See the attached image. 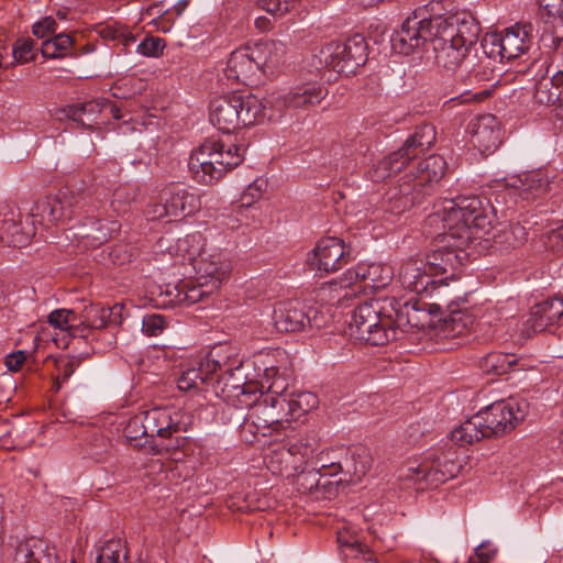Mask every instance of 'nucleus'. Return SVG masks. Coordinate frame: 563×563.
<instances>
[{"label": "nucleus", "instance_id": "nucleus-1", "mask_svg": "<svg viewBox=\"0 0 563 563\" xmlns=\"http://www.w3.org/2000/svg\"><path fill=\"white\" fill-rule=\"evenodd\" d=\"M488 202L476 196L444 199L437 202L428 216L429 234L439 239L438 245L427 255V267L432 276L455 271L468 260L471 244L488 233L490 220Z\"/></svg>", "mask_w": 563, "mask_h": 563}, {"label": "nucleus", "instance_id": "nucleus-2", "mask_svg": "<svg viewBox=\"0 0 563 563\" xmlns=\"http://www.w3.org/2000/svg\"><path fill=\"white\" fill-rule=\"evenodd\" d=\"M431 25L435 29L431 44L437 65L449 70L459 69L460 78L468 85L484 80V74L475 68L474 58L468 56L481 32L473 15L465 11L435 15Z\"/></svg>", "mask_w": 563, "mask_h": 563}, {"label": "nucleus", "instance_id": "nucleus-3", "mask_svg": "<svg viewBox=\"0 0 563 563\" xmlns=\"http://www.w3.org/2000/svg\"><path fill=\"white\" fill-rule=\"evenodd\" d=\"M245 148L224 144L220 140H206L191 152L188 168L191 177L201 185H213L244 159Z\"/></svg>", "mask_w": 563, "mask_h": 563}, {"label": "nucleus", "instance_id": "nucleus-4", "mask_svg": "<svg viewBox=\"0 0 563 563\" xmlns=\"http://www.w3.org/2000/svg\"><path fill=\"white\" fill-rule=\"evenodd\" d=\"M262 118L267 119V104L252 93L220 96L209 106L210 122L224 133L251 126Z\"/></svg>", "mask_w": 563, "mask_h": 563}, {"label": "nucleus", "instance_id": "nucleus-5", "mask_svg": "<svg viewBox=\"0 0 563 563\" xmlns=\"http://www.w3.org/2000/svg\"><path fill=\"white\" fill-rule=\"evenodd\" d=\"M278 49L279 44L274 41H261L235 49L230 54L224 75L235 82L253 84L265 67L278 62Z\"/></svg>", "mask_w": 563, "mask_h": 563}, {"label": "nucleus", "instance_id": "nucleus-6", "mask_svg": "<svg viewBox=\"0 0 563 563\" xmlns=\"http://www.w3.org/2000/svg\"><path fill=\"white\" fill-rule=\"evenodd\" d=\"M316 441L301 438L295 442L282 440L271 443L264 456L267 468L275 475L287 476L303 472L308 464H312L316 451Z\"/></svg>", "mask_w": 563, "mask_h": 563}, {"label": "nucleus", "instance_id": "nucleus-7", "mask_svg": "<svg viewBox=\"0 0 563 563\" xmlns=\"http://www.w3.org/2000/svg\"><path fill=\"white\" fill-rule=\"evenodd\" d=\"M440 1H430L426 7L418 8L401 24L400 29L395 31L390 37V44L396 53L409 55L416 48L422 46L426 42H431L435 29L431 24Z\"/></svg>", "mask_w": 563, "mask_h": 563}, {"label": "nucleus", "instance_id": "nucleus-8", "mask_svg": "<svg viewBox=\"0 0 563 563\" xmlns=\"http://www.w3.org/2000/svg\"><path fill=\"white\" fill-rule=\"evenodd\" d=\"M349 333L354 340L371 345H385L397 338L391 321L380 316L378 301L364 302L353 310Z\"/></svg>", "mask_w": 563, "mask_h": 563}, {"label": "nucleus", "instance_id": "nucleus-9", "mask_svg": "<svg viewBox=\"0 0 563 563\" xmlns=\"http://www.w3.org/2000/svg\"><path fill=\"white\" fill-rule=\"evenodd\" d=\"M202 236L199 233L188 234L177 241V252L183 253L196 271L198 280H217L220 287L222 279L229 272V263L217 249H201Z\"/></svg>", "mask_w": 563, "mask_h": 563}, {"label": "nucleus", "instance_id": "nucleus-10", "mask_svg": "<svg viewBox=\"0 0 563 563\" xmlns=\"http://www.w3.org/2000/svg\"><path fill=\"white\" fill-rule=\"evenodd\" d=\"M367 43L363 35L354 34L344 42H330L322 46L314 56L321 67L349 76L365 65Z\"/></svg>", "mask_w": 563, "mask_h": 563}, {"label": "nucleus", "instance_id": "nucleus-11", "mask_svg": "<svg viewBox=\"0 0 563 563\" xmlns=\"http://www.w3.org/2000/svg\"><path fill=\"white\" fill-rule=\"evenodd\" d=\"M287 382L285 378H277L263 384L262 397L252 409L250 418L257 431L272 429L274 431L283 428L284 422H289L287 413Z\"/></svg>", "mask_w": 563, "mask_h": 563}, {"label": "nucleus", "instance_id": "nucleus-12", "mask_svg": "<svg viewBox=\"0 0 563 563\" xmlns=\"http://www.w3.org/2000/svg\"><path fill=\"white\" fill-rule=\"evenodd\" d=\"M394 276L391 266L383 263H360L355 268L346 272L349 284L331 283L329 286L322 288L323 292H328L331 300L338 303L355 296L361 286L356 283L361 282L364 287L372 289H382L387 286Z\"/></svg>", "mask_w": 563, "mask_h": 563}, {"label": "nucleus", "instance_id": "nucleus-13", "mask_svg": "<svg viewBox=\"0 0 563 563\" xmlns=\"http://www.w3.org/2000/svg\"><path fill=\"white\" fill-rule=\"evenodd\" d=\"M446 162L440 155H430L419 162L416 173L406 174L399 185V201L404 208L408 205L420 203L430 194V187L445 174Z\"/></svg>", "mask_w": 563, "mask_h": 563}, {"label": "nucleus", "instance_id": "nucleus-14", "mask_svg": "<svg viewBox=\"0 0 563 563\" xmlns=\"http://www.w3.org/2000/svg\"><path fill=\"white\" fill-rule=\"evenodd\" d=\"M533 26L529 22H518L499 34L484 38L483 48L492 58L515 59L525 54L532 44Z\"/></svg>", "mask_w": 563, "mask_h": 563}, {"label": "nucleus", "instance_id": "nucleus-15", "mask_svg": "<svg viewBox=\"0 0 563 563\" xmlns=\"http://www.w3.org/2000/svg\"><path fill=\"white\" fill-rule=\"evenodd\" d=\"M461 468V464L451 454H443L432 462L426 461L417 465L410 464L402 467L399 478L411 482L417 485V489L423 490L454 478Z\"/></svg>", "mask_w": 563, "mask_h": 563}, {"label": "nucleus", "instance_id": "nucleus-16", "mask_svg": "<svg viewBox=\"0 0 563 563\" xmlns=\"http://www.w3.org/2000/svg\"><path fill=\"white\" fill-rule=\"evenodd\" d=\"M328 95L320 82H308L292 88L284 95L273 93L265 99L267 120L279 119L289 109H309L319 104Z\"/></svg>", "mask_w": 563, "mask_h": 563}, {"label": "nucleus", "instance_id": "nucleus-17", "mask_svg": "<svg viewBox=\"0 0 563 563\" xmlns=\"http://www.w3.org/2000/svg\"><path fill=\"white\" fill-rule=\"evenodd\" d=\"M143 424L146 437L172 438L174 433L185 432L190 423V417L174 406L156 407L134 416V422Z\"/></svg>", "mask_w": 563, "mask_h": 563}, {"label": "nucleus", "instance_id": "nucleus-18", "mask_svg": "<svg viewBox=\"0 0 563 563\" xmlns=\"http://www.w3.org/2000/svg\"><path fill=\"white\" fill-rule=\"evenodd\" d=\"M483 422L487 424L486 432L490 437L504 435L512 431L528 413V402L509 398L490 404L479 410Z\"/></svg>", "mask_w": 563, "mask_h": 563}, {"label": "nucleus", "instance_id": "nucleus-19", "mask_svg": "<svg viewBox=\"0 0 563 563\" xmlns=\"http://www.w3.org/2000/svg\"><path fill=\"white\" fill-rule=\"evenodd\" d=\"M200 358L205 364V373L210 374V376L218 372L220 375H228L229 378L234 380L231 384L233 388H241L242 394L254 393L251 386H247L245 383L240 384L242 378L235 377V373L242 369L243 362L239 358L235 349L232 346H214L208 353L201 355Z\"/></svg>", "mask_w": 563, "mask_h": 563}, {"label": "nucleus", "instance_id": "nucleus-20", "mask_svg": "<svg viewBox=\"0 0 563 563\" xmlns=\"http://www.w3.org/2000/svg\"><path fill=\"white\" fill-rule=\"evenodd\" d=\"M350 253L343 240L335 236L320 239L308 253L307 262L312 269L333 273L349 263Z\"/></svg>", "mask_w": 563, "mask_h": 563}, {"label": "nucleus", "instance_id": "nucleus-21", "mask_svg": "<svg viewBox=\"0 0 563 563\" xmlns=\"http://www.w3.org/2000/svg\"><path fill=\"white\" fill-rule=\"evenodd\" d=\"M437 301L423 303L430 314H440L441 330L445 336H459L464 334L473 323L472 316L460 307V303L450 300L448 292L437 296Z\"/></svg>", "mask_w": 563, "mask_h": 563}, {"label": "nucleus", "instance_id": "nucleus-22", "mask_svg": "<svg viewBox=\"0 0 563 563\" xmlns=\"http://www.w3.org/2000/svg\"><path fill=\"white\" fill-rule=\"evenodd\" d=\"M422 260H409L401 265L398 279L401 286L416 294L440 296L449 292L448 285L437 284Z\"/></svg>", "mask_w": 563, "mask_h": 563}, {"label": "nucleus", "instance_id": "nucleus-23", "mask_svg": "<svg viewBox=\"0 0 563 563\" xmlns=\"http://www.w3.org/2000/svg\"><path fill=\"white\" fill-rule=\"evenodd\" d=\"M561 322H563V295H555L532 307L528 319L522 323V335L529 338Z\"/></svg>", "mask_w": 563, "mask_h": 563}, {"label": "nucleus", "instance_id": "nucleus-24", "mask_svg": "<svg viewBox=\"0 0 563 563\" xmlns=\"http://www.w3.org/2000/svg\"><path fill=\"white\" fill-rule=\"evenodd\" d=\"M312 308L308 311L298 300L279 303L274 310V324L279 332H300L309 328H320Z\"/></svg>", "mask_w": 563, "mask_h": 563}, {"label": "nucleus", "instance_id": "nucleus-25", "mask_svg": "<svg viewBox=\"0 0 563 563\" xmlns=\"http://www.w3.org/2000/svg\"><path fill=\"white\" fill-rule=\"evenodd\" d=\"M471 141L481 153H493L501 143L499 122L493 114L479 115L471 122Z\"/></svg>", "mask_w": 563, "mask_h": 563}, {"label": "nucleus", "instance_id": "nucleus-26", "mask_svg": "<svg viewBox=\"0 0 563 563\" xmlns=\"http://www.w3.org/2000/svg\"><path fill=\"white\" fill-rule=\"evenodd\" d=\"M161 199L167 202L173 218H185L200 210V197L192 190L179 185H169L162 190Z\"/></svg>", "mask_w": 563, "mask_h": 563}, {"label": "nucleus", "instance_id": "nucleus-27", "mask_svg": "<svg viewBox=\"0 0 563 563\" xmlns=\"http://www.w3.org/2000/svg\"><path fill=\"white\" fill-rule=\"evenodd\" d=\"M283 351L275 349L262 351L254 356L253 366L257 375L258 391L263 393V384L269 385L277 378H284L279 372V358Z\"/></svg>", "mask_w": 563, "mask_h": 563}, {"label": "nucleus", "instance_id": "nucleus-28", "mask_svg": "<svg viewBox=\"0 0 563 563\" xmlns=\"http://www.w3.org/2000/svg\"><path fill=\"white\" fill-rule=\"evenodd\" d=\"M372 466V456L366 449L354 451L350 457L345 460L344 465L332 462L331 464H322L321 468H334V473L342 472L349 475V482L355 484L360 482L369 471Z\"/></svg>", "mask_w": 563, "mask_h": 563}, {"label": "nucleus", "instance_id": "nucleus-29", "mask_svg": "<svg viewBox=\"0 0 563 563\" xmlns=\"http://www.w3.org/2000/svg\"><path fill=\"white\" fill-rule=\"evenodd\" d=\"M544 29L542 40L551 38L553 45L563 40V0H544Z\"/></svg>", "mask_w": 563, "mask_h": 563}, {"label": "nucleus", "instance_id": "nucleus-30", "mask_svg": "<svg viewBox=\"0 0 563 563\" xmlns=\"http://www.w3.org/2000/svg\"><path fill=\"white\" fill-rule=\"evenodd\" d=\"M486 429L487 424L483 422V417L478 411L451 432V440L460 446L473 444L490 437Z\"/></svg>", "mask_w": 563, "mask_h": 563}, {"label": "nucleus", "instance_id": "nucleus-31", "mask_svg": "<svg viewBox=\"0 0 563 563\" xmlns=\"http://www.w3.org/2000/svg\"><path fill=\"white\" fill-rule=\"evenodd\" d=\"M435 139V128L432 124L424 123L416 128L413 134L406 140L400 150L411 161L429 150Z\"/></svg>", "mask_w": 563, "mask_h": 563}, {"label": "nucleus", "instance_id": "nucleus-32", "mask_svg": "<svg viewBox=\"0 0 563 563\" xmlns=\"http://www.w3.org/2000/svg\"><path fill=\"white\" fill-rule=\"evenodd\" d=\"M218 289L217 280L211 279V283H208L203 279L198 280V276H196L195 283L186 282L179 287H176L177 294L175 295L174 301L188 305L197 303L205 300L206 297L212 295Z\"/></svg>", "mask_w": 563, "mask_h": 563}, {"label": "nucleus", "instance_id": "nucleus-33", "mask_svg": "<svg viewBox=\"0 0 563 563\" xmlns=\"http://www.w3.org/2000/svg\"><path fill=\"white\" fill-rule=\"evenodd\" d=\"M409 162L408 156L399 148L379 159L369 169V178L375 183L385 181L400 172Z\"/></svg>", "mask_w": 563, "mask_h": 563}, {"label": "nucleus", "instance_id": "nucleus-34", "mask_svg": "<svg viewBox=\"0 0 563 563\" xmlns=\"http://www.w3.org/2000/svg\"><path fill=\"white\" fill-rule=\"evenodd\" d=\"M210 374L205 373V364L200 356L195 360L191 367L181 373L177 380V386L183 391L199 390Z\"/></svg>", "mask_w": 563, "mask_h": 563}, {"label": "nucleus", "instance_id": "nucleus-35", "mask_svg": "<svg viewBox=\"0 0 563 563\" xmlns=\"http://www.w3.org/2000/svg\"><path fill=\"white\" fill-rule=\"evenodd\" d=\"M319 399L316 394L310 391H302L298 394L287 395V413L289 421L298 419L302 415L317 408Z\"/></svg>", "mask_w": 563, "mask_h": 563}, {"label": "nucleus", "instance_id": "nucleus-36", "mask_svg": "<svg viewBox=\"0 0 563 563\" xmlns=\"http://www.w3.org/2000/svg\"><path fill=\"white\" fill-rule=\"evenodd\" d=\"M518 358L514 354L494 352L487 354L481 362L484 372L494 375H504L515 368Z\"/></svg>", "mask_w": 563, "mask_h": 563}, {"label": "nucleus", "instance_id": "nucleus-37", "mask_svg": "<svg viewBox=\"0 0 563 563\" xmlns=\"http://www.w3.org/2000/svg\"><path fill=\"white\" fill-rule=\"evenodd\" d=\"M560 96L561 90L553 78L543 77L537 81L533 93L534 103L541 107H553L554 110L562 99Z\"/></svg>", "mask_w": 563, "mask_h": 563}, {"label": "nucleus", "instance_id": "nucleus-38", "mask_svg": "<svg viewBox=\"0 0 563 563\" xmlns=\"http://www.w3.org/2000/svg\"><path fill=\"white\" fill-rule=\"evenodd\" d=\"M527 241V231L520 223H510L494 235V243L500 247L516 249Z\"/></svg>", "mask_w": 563, "mask_h": 563}, {"label": "nucleus", "instance_id": "nucleus-39", "mask_svg": "<svg viewBox=\"0 0 563 563\" xmlns=\"http://www.w3.org/2000/svg\"><path fill=\"white\" fill-rule=\"evenodd\" d=\"M101 110L102 103L99 101H89L80 106L71 107L67 115L82 126L91 129L93 123L97 122L96 115L99 114Z\"/></svg>", "mask_w": 563, "mask_h": 563}, {"label": "nucleus", "instance_id": "nucleus-40", "mask_svg": "<svg viewBox=\"0 0 563 563\" xmlns=\"http://www.w3.org/2000/svg\"><path fill=\"white\" fill-rule=\"evenodd\" d=\"M47 323L60 331H69L76 335L75 329L79 324L78 317L74 310L56 309L47 316Z\"/></svg>", "mask_w": 563, "mask_h": 563}, {"label": "nucleus", "instance_id": "nucleus-41", "mask_svg": "<svg viewBox=\"0 0 563 563\" xmlns=\"http://www.w3.org/2000/svg\"><path fill=\"white\" fill-rule=\"evenodd\" d=\"M71 46L69 35L60 33L53 38H47L41 44V53L45 58H56L66 55V51Z\"/></svg>", "mask_w": 563, "mask_h": 563}, {"label": "nucleus", "instance_id": "nucleus-42", "mask_svg": "<svg viewBox=\"0 0 563 563\" xmlns=\"http://www.w3.org/2000/svg\"><path fill=\"white\" fill-rule=\"evenodd\" d=\"M110 309L99 305H90L85 308L84 314L78 318L79 324L85 323L87 327L93 329H101L107 324V319L110 317Z\"/></svg>", "mask_w": 563, "mask_h": 563}, {"label": "nucleus", "instance_id": "nucleus-43", "mask_svg": "<svg viewBox=\"0 0 563 563\" xmlns=\"http://www.w3.org/2000/svg\"><path fill=\"white\" fill-rule=\"evenodd\" d=\"M16 64H25L35 58V45L30 37H20L15 41L12 51Z\"/></svg>", "mask_w": 563, "mask_h": 563}, {"label": "nucleus", "instance_id": "nucleus-44", "mask_svg": "<svg viewBox=\"0 0 563 563\" xmlns=\"http://www.w3.org/2000/svg\"><path fill=\"white\" fill-rule=\"evenodd\" d=\"M167 325L166 319L157 313L148 314L143 318L142 331L148 336L162 334Z\"/></svg>", "mask_w": 563, "mask_h": 563}, {"label": "nucleus", "instance_id": "nucleus-45", "mask_svg": "<svg viewBox=\"0 0 563 563\" xmlns=\"http://www.w3.org/2000/svg\"><path fill=\"white\" fill-rule=\"evenodd\" d=\"M256 4L274 15H283L294 7L295 0H255Z\"/></svg>", "mask_w": 563, "mask_h": 563}, {"label": "nucleus", "instance_id": "nucleus-46", "mask_svg": "<svg viewBox=\"0 0 563 563\" xmlns=\"http://www.w3.org/2000/svg\"><path fill=\"white\" fill-rule=\"evenodd\" d=\"M118 230L119 224L115 221H99L98 227L90 235L98 244H102L111 239Z\"/></svg>", "mask_w": 563, "mask_h": 563}, {"label": "nucleus", "instance_id": "nucleus-47", "mask_svg": "<svg viewBox=\"0 0 563 563\" xmlns=\"http://www.w3.org/2000/svg\"><path fill=\"white\" fill-rule=\"evenodd\" d=\"M266 188V181L263 179H256L252 184L247 186V188L244 190L242 197H241V206L242 207H249L255 201H257L261 197L263 191Z\"/></svg>", "mask_w": 563, "mask_h": 563}, {"label": "nucleus", "instance_id": "nucleus-48", "mask_svg": "<svg viewBox=\"0 0 563 563\" xmlns=\"http://www.w3.org/2000/svg\"><path fill=\"white\" fill-rule=\"evenodd\" d=\"M165 47L164 40L159 37H147L137 45V52L144 56L156 57Z\"/></svg>", "mask_w": 563, "mask_h": 563}, {"label": "nucleus", "instance_id": "nucleus-49", "mask_svg": "<svg viewBox=\"0 0 563 563\" xmlns=\"http://www.w3.org/2000/svg\"><path fill=\"white\" fill-rule=\"evenodd\" d=\"M141 15L143 19L151 18L152 22L154 23L164 16L172 15V10L166 8L164 1H156L143 8Z\"/></svg>", "mask_w": 563, "mask_h": 563}, {"label": "nucleus", "instance_id": "nucleus-50", "mask_svg": "<svg viewBox=\"0 0 563 563\" xmlns=\"http://www.w3.org/2000/svg\"><path fill=\"white\" fill-rule=\"evenodd\" d=\"M37 563H60L55 547L44 540H37Z\"/></svg>", "mask_w": 563, "mask_h": 563}, {"label": "nucleus", "instance_id": "nucleus-51", "mask_svg": "<svg viewBox=\"0 0 563 563\" xmlns=\"http://www.w3.org/2000/svg\"><path fill=\"white\" fill-rule=\"evenodd\" d=\"M496 552L490 543L483 542L475 549L474 556H471L467 563H489L495 558Z\"/></svg>", "mask_w": 563, "mask_h": 563}, {"label": "nucleus", "instance_id": "nucleus-52", "mask_svg": "<svg viewBox=\"0 0 563 563\" xmlns=\"http://www.w3.org/2000/svg\"><path fill=\"white\" fill-rule=\"evenodd\" d=\"M26 362H27L26 352L23 350H18V351L9 354L5 357L4 364L9 371L19 372L23 368V366L26 364Z\"/></svg>", "mask_w": 563, "mask_h": 563}, {"label": "nucleus", "instance_id": "nucleus-53", "mask_svg": "<svg viewBox=\"0 0 563 563\" xmlns=\"http://www.w3.org/2000/svg\"><path fill=\"white\" fill-rule=\"evenodd\" d=\"M522 183L523 190L527 192H539L545 187V183L538 178V174L530 173L525 176V180L520 179Z\"/></svg>", "mask_w": 563, "mask_h": 563}, {"label": "nucleus", "instance_id": "nucleus-54", "mask_svg": "<svg viewBox=\"0 0 563 563\" xmlns=\"http://www.w3.org/2000/svg\"><path fill=\"white\" fill-rule=\"evenodd\" d=\"M146 214L150 220H161L166 217L173 218L169 214V210L167 208V202L163 201L161 203H154L147 207Z\"/></svg>", "mask_w": 563, "mask_h": 563}, {"label": "nucleus", "instance_id": "nucleus-55", "mask_svg": "<svg viewBox=\"0 0 563 563\" xmlns=\"http://www.w3.org/2000/svg\"><path fill=\"white\" fill-rule=\"evenodd\" d=\"M33 550L29 542L22 543L18 547L14 556V563H33Z\"/></svg>", "mask_w": 563, "mask_h": 563}, {"label": "nucleus", "instance_id": "nucleus-56", "mask_svg": "<svg viewBox=\"0 0 563 563\" xmlns=\"http://www.w3.org/2000/svg\"><path fill=\"white\" fill-rule=\"evenodd\" d=\"M134 422V417H132L125 429H124V434L126 438L129 439H137L140 437H146V433H143V422L142 423H137L136 426H132V423Z\"/></svg>", "mask_w": 563, "mask_h": 563}, {"label": "nucleus", "instance_id": "nucleus-57", "mask_svg": "<svg viewBox=\"0 0 563 563\" xmlns=\"http://www.w3.org/2000/svg\"><path fill=\"white\" fill-rule=\"evenodd\" d=\"M56 30V22L52 16H46L42 21L37 22V37L40 36V33H49L55 32Z\"/></svg>", "mask_w": 563, "mask_h": 563}, {"label": "nucleus", "instance_id": "nucleus-58", "mask_svg": "<svg viewBox=\"0 0 563 563\" xmlns=\"http://www.w3.org/2000/svg\"><path fill=\"white\" fill-rule=\"evenodd\" d=\"M488 96L487 90H482L481 92L472 93L470 91L461 93L459 96V99L462 103L471 102V101H477L482 100L483 98Z\"/></svg>", "mask_w": 563, "mask_h": 563}, {"label": "nucleus", "instance_id": "nucleus-59", "mask_svg": "<svg viewBox=\"0 0 563 563\" xmlns=\"http://www.w3.org/2000/svg\"><path fill=\"white\" fill-rule=\"evenodd\" d=\"M176 18L174 15L164 16L154 22L155 26L162 32H169L173 27Z\"/></svg>", "mask_w": 563, "mask_h": 563}, {"label": "nucleus", "instance_id": "nucleus-60", "mask_svg": "<svg viewBox=\"0 0 563 563\" xmlns=\"http://www.w3.org/2000/svg\"><path fill=\"white\" fill-rule=\"evenodd\" d=\"M64 216L63 207L58 200H54V205L49 207L48 217L52 221H56Z\"/></svg>", "mask_w": 563, "mask_h": 563}, {"label": "nucleus", "instance_id": "nucleus-61", "mask_svg": "<svg viewBox=\"0 0 563 563\" xmlns=\"http://www.w3.org/2000/svg\"><path fill=\"white\" fill-rule=\"evenodd\" d=\"M188 2L189 0H179L173 8H169L172 10V15L175 18L180 16L188 7Z\"/></svg>", "mask_w": 563, "mask_h": 563}, {"label": "nucleus", "instance_id": "nucleus-62", "mask_svg": "<svg viewBox=\"0 0 563 563\" xmlns=\"http://www.w3.org/2000/svg\"><path fill=\"white\" fill-rule=\"evenodd\" d=\"M338 542L340 543L341 547H347V548H352V549H356L357 551H362V544L358 543L356 540L350 542V541H345L344 540V537L342 534H339L338 537Z\"/></svg>", "mask_w": 563, "mask_h": 563}, {"label": "nucleus", "instance_id": "nucleus-63", "mask_svg": "<svg viewBox=\"0 0 563 563\" xmlns=\"http://www.w3.org/2000/svg\"><path fill=\"white\" fill-rule=\"evenodd\" d=\"M122 37V43L125 47H128L130 44H133L135 42V37L130 33L122 32L120 36H115V38Z\"/></svg>", "mask_w": 563, "mask_h": 563}, {"label": "nucleus", "instance_id": "nucleus-64", "mask_svg": "<svg viewBox=\"0 0 563 563\" xmlns=\"http://www.w3.org/2000/svg\"><path fill=\"white\" fill-rule=\"evenodd\" d=\"M554 115L563 121V98L560 100L558 106L554 109Z\"/></svg>", "mask_w": 563, "mask_h": 563}]
</instances>
